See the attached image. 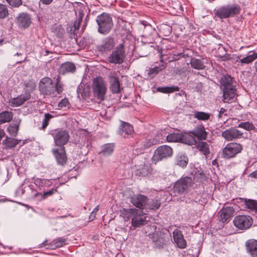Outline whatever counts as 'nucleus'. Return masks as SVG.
Segmentation results:
<instances>
[{"instance_id": "nucleus-39", "label": "nucleus", "mask_w": 257, "mask_h": 257, "mask_svg": "<svg viewBox=\"0 0 257 257\" xmlns=\"http://www.w3.org/2000/svg\"><path fill=\"white\" fill-rule=\"evenodd\" d=\"M194 117L200 120L205 121L208 120L210 117V114L203 111H195Z\"/></svg>"}, {"instance_id": "nucleus-4", "label": "nucleus", "mask_w": 257, "mask_h": 257, "mask_svg": "<svg viewBox=\"0 0 257 257\" xmlns=\"http://www.w3.org/2000/svg\"><path fill=\"white\" fill-rule=\"evenodd\" d=\"M240 7L236 5H228L218 8L215 12V15L220 19L233 17L240 12Z\"/></svg>"}, {"instance_id": "nucleus-8", "label": "nucleus", "mask_w": 257, "mask_h": 257, "mask_svg": "<svg viewBox=\"0 0 257 257\" xmlns=\"http://www.w3.org/2000/svg\"><path fill=\"white\" fill-rule=\"evenodd\" d=\"M124 58L123 46L119 44L108 57V61L111 63L120 64L123 63Z\"/></svg>"}, {"instance_id": "nucleus-35", "label": "nucleus", "mask_w": 257, "mask_h": 257, "mask_svg": "<svg viewBox=\"0 0 257 257\" xmlns=\"http://www.w3.org/2000/svg\"><path fill=\"white\" fill-rule=\"evenodd\" d=\"M257 58V52L255 53L254 52H250L248 55L239 60H237L236 62H240L242 64H249L254 61L255 59Z\"/></svg>"}, {"instance_id": "nucleus-12", "label": "nucleus", "mask_w": 257, "mask_h": 257, "mask_svg": "<svg viewBox=\"0 0 257 257\" xmlns=\"http://www.w3.org/2000/svg\"><path fill=\"white\" fill-rule=\"evenodd\" d=\"M242 135L243 133L233 127L222 132L221 134V136L227 141L241 138Z\"/></svg>"}, {"instance_id": "nucleus-59", "label": "nucleus", "mask_w": 257, "mask_h": 257, "mask_svg": "<svg viewBox=\"0 0 257 257\" xmlns=\"http://www.w3.org/2000/svg\"><path fill=\"white\" fill-rule=\"evenodd\" d=\"M146 229H148V231L150 230L152 232L155 230L156 226L154 225L151 226H147Z\"/></svg>"}, {"instance_id": "nucleus-28", "label": "nucleus", "mask_w": 257, "mask_h": 257, "mask_svg": "<svg viewBox=\"0 0 257 257\" xmlns=\"http://www.w3.org/2000/svg\"><path fill=\"white\" fill-rule=\"evenodd\" d=\"M137 210L134 208H122L120 210V216L127 221L133 218Z\"/></svg>"}, {"instance_id": "nucleus-36", "label": "nucleus", "mask_w": 257, "mask_h": 257, "mask_svg": "<svg viewBox=\"0 0 257 257\" xmlns=\"http://www.w3.org/2000/svg\"><path fill=\"white\" fill-rule=\"evenodd\" d=\"M188 159L184 155H178L175 159V164L182 167H185L188 164Z\"/></svg>"}, {"instance_id": "nucleus-56", "label": "nucleus", "mask_w": 257, "mask_h": 257, "mask_svg": "<svg viewBox=\"0 0 257 257\" xmlns=\"http://www.w3.org/2000/svg\"><path fill=\"white\" fill-rule=\"evenodd\" d=\"M98 210V206L96 207L94 209V210L92 211V212L91 213L90 218H91V217H95V215L96 213L97 212V211Z\"/></svg>"}, {"instance_id": "nucleus-63", "label": "nucleus", "mask_w": 257, "mask_h": 257, "mask_svg": "<svg viewBox=\"0 0 257 257\" xmlns=\"http://www.w3.org/2000/svg\"><path fill=\"white\" fill-rule=\"evenodd\" d=\"M78 89H79V91L80 93H81V95L83 96V93L81 92V88H80V87H79L78 88Z\"/></svg>"}, {"instance_id": "nucleus-27", "label": "nucleus", "mask_w": 257, "mask_h": 257, "mask_svg": "<svg viewBox=\"0 0 257 257\" xmlns=\"http://www.w3.org/2000/svg\"><path fill=\"white\" fill-rule=\"evenodd\" d=\"M196 148L205 156L210 154L209 144L207 142L198 141L195 142Z\"/></svg>"}, {"instance_id": "nucleus-21", "label": "nucleus", "mask_w": 257, "mask_h": 257, "mask_svg": "<svg viewBox=\"0 0 257 257\" xmlns=\"http://www.w3.org/2000/svg\"><path fill=\"white\" fill-rule=\"evenodd\" d=\"M174 241L177 244L178 247L184 248L186 247L187 243L184 238L183 235L179 230L176 229L173 232Z\"/></svg>"}, {"instance_id": "nucleus-60", "label": "nucleus", "mask_w": 257, "mask_h": 257, "mask_svg": "<svg viewBox=\"0 0 257 257\" xmlns=\"http://www.w3.org/2000/svg\"><path fill=\"white\" fill-rule=\"evenodd\" d=\"M165 28L167 30L166 35L167 36L171 33V28L168 26H165Z\"/></svg>"}, {"instance_id": "nucleus-13", "label": "nucleus", "mask_w": 257, "mask_h": 257, "mask_svg": "<svg viewBox=\"0 0 257 257\" xmlns=\"http://www.w3.org/2000/svg\"><path fill=\"white\" fill-rule=\"evenodd\" d=\"M146 217V214H144L142 211L138 210L132 218V226L136 228L145 225L147 223Z\"/></svg>"}, {"instance_id": "nucleus-38", "label": "nucleus", "mask_w": 257, "mask_h": 257, "mask_svg": "<svg viewBox=\"0 0 257 257\" xmlns=\"http://www.w3.org/2000/svg\"><path fill=\"white\" fill-rule=\"evenodd\" d=\"M13 114L12 112L5 111L0 113V123L2 124L5 122L10 121L13 118Z\"/></svg>"}, {"instance_id": "nucleus-42", "label": "nucleus", "mask_w": 257, "mask_h": 257, "mask_svg": "<svg viewBox=\"0 0 257 257\" xmlns=\"http://www.w3.org/2000/svg\"><path fill=\"white\" fill-rule=\"evenodd\" d=\"M158 90L163 93H171L179 91V88L178 86L159 87Z\"/></svg>"}, {"instance_id": "nucleus-11", "label": "nucleus", "mask_w": 257, "mask_h": 257, "mask_svg": "<svg viewBox=\"0 0 257 257\" xmlns=\"http://www.w3.org/2000/svg\"><path fill=\"white\" fill-rule=\"evenodd\" d=\"M55 144L57 146L62 147L68 141L69 135L66 130H59L53 133Z\"/></svg>"}, {"instance_id": "nucleus-57", "label": "nucleus", "mask_w": 257, "mask_h": 257, "mask_svg": "<svg viewBox=\"0 0 257 257\" xmlns=\"http://www.w3.org/2000/svg\"><path fill=\"white\" fill-rule=\"evenodd\" d=\"M221 58L222 60L225 61L229 59L230 57L228 54H225L224 56H221Z\"/></svg>"}, {"instance_id": "nucleus-19", "label": "nucleus", "mask_w": 257, "mask_h": 257, "mask_svg": "<svg viewBox=\"0 0 257 257\" xmlns=\"http://www.w3.org/2000/svg\"><path fill=\"white\" fill-rule=\"evenodd\" d=\"M151 237L154 245L159 248L162 247L166 241L165 234L161 231H155Z\"/></svg>"}, {"instance_id": "nucleus-32", "label": "nucleus", "mask_w": 257, "mask_h": 257, "mask_svg": "<svg viewBox=\"0 0 257 257\" xmlns=\"http://www.w3.org/2000/svg\"><path fill=\"white\" fill-rule=\"evenodd\" d=\"M75 70V66L74 64L69 62L63 63L60 68V72L63 74L68 72H74Z\"/></svg>"}, {"instance_id": "nucleus-33", "label": "nucleus", "mask_w": 257, "mask_h": 257, "mask_svg": "<svg viewBox=\"0 0 257 257\" xmlns=\"http://www.w3.org/2000/svg\"><path fill=\"white\" fill-rule=\"evenodd\" d=\"M191 66L197 70H202L205 67L204 62L199 59L192 58L190 62Z\"/></svg>"}, {"instance_id": "nucleus-41", "label": "nucleus", "mask_w": 257, "mask_h": 257, "mask_svg": "<svg viewBox=\"0 0 257 257\" xmlns=\"http://www.w3.org/2000/svg\"><path fill=\"white\" fill-rule=\"evenodd\" d=\"M189 51V49L183 50V52L179 53L178 54H174L172 56V60L171 61H176L180 59V58L183 57L186 58L190 57V54L187 53V51Z\"/></svg>"}, {"instance_id": "nucleus-46", "label": "nucleus", "mask_w": 257, "mask_h": 257, "mask_svg": "<svg viewBox=\"0 0 257 257\" xmlns=\"http://www.w3.org/2000/svg\"><path fill=\"white\" fill-rule=\"evenodd\" d=\"M53 117V116L49 113H45V117L42 122V125L41 127V129L44 130L46 128V127L48 126L50 120Z\"/></svg>"}, {"instance_id": "nucleus-1", "label": "nucleus", "mask_w": 257, "mask_h": 257, "mask_svg": "<svg viewBox=\"0 0 257 257\" xmlns=\"http://www.w3.org/2000/svg\"><path fill=\"white\" fill-rule=\"evenodd\" d=\"M39 88L41 93L52 97L60 94L63 90V85L59 81L58 78L57 79L56 83L54 84L52 80L49 77H44L41 80Z\"/></svg>"}, {"instance_id": "nucleus-61", "label": "nucleus", "mask_w": 257, "mask_h": 257, "mask_svg": "<svg viewBox=\"0 0 257 257\" xmlns=\"http://www.w3.org/2000/svg\"><path fill=\"white\" fill-rule=\"evenodd\" d=\"M57 246H61L64 243V240L62 239L60 240L59 241L57 242Z\"/></svg>"}, {"instance_id": "nucleus-10", "label": "nucleus", "mask_w": 257, "mask_h": 257, "mask_svg": "<svg viewBox=\"0 0 257 257\" xmlns=\"http://www.w3.org/2000/svg\"><path fill=\"white\" fill-rule=\"evenodd\" d=\"M234 225L240 229H246L250 227L252 224V219L248 215H238L234 220Z\"/></svg>"}, {"instance_id": "nucleus-15", "label": "nucleus", "mask_w": 257, "mask_h": 257, "mask_svg": "<svg viewBox=\"0 0 257 257\" xmlns=\"http://www.w3.org/2000/svg\"><path fill=\"white\" fill-rule=\"evenodd\" d=\"M134 132L133 127L127 122L121 121L118 134L123 138H128Z\"/></svg>"}, {"instance_id": "nucleus-17", "label": "nucleus", "mask_w": 257, "mask_h": 257, "mask_svg": "<svg viewBox=\"0 0 257 257\" xmlns=\"http://www.w3.org/2000/svg\"><path fill=\"white\" fill-rule=\"evenodd\" d=\"M31 97V94L28 91L25 92L17 97L13 98L10 100V105L12 106H19L23 104Z\"/></svg>"}, {"instance_id": "nucleus-6", "label": "nucleus", "mask_w": 257, "mask_h": 257, "mask_svg": "<svg viewBox=\"0 0 257 257\" xmlns=\"http://www.w3.org/2000/svg\"><path fill=\"white\" fill-rule=\"evenodd\" d=\"M169 142H181L191 145L195 142L192 136L188 134L172 133L166 137Z\"/></svg>"}, {"instance_id": "nucleus-7", "label": "nucleus", "mask_w": 257, "mask_h": 257, "mask_svg": "<svg viewBox=\"0 0 257 257\" xmlns=\"http://www.w3.org/2000/svg\"><path fill=\"white\" fill-rule=\"evenodd\" d=\"M242 150V147L240 144L230 143L223 149L222 155L225 159H230L240 153Z\"/></svg>"}, {"instance_id": "nucleus-64", "label": "nucleus", "mask_w": 257, "mask_h": 257, "mask_svg": "<svg viewBox=\"0 0 257 257\" xmlns=\"http://www.w3.org/2000/svg\"><path fill=\"white\" fill-rule=\"evenodd\" d=\"M25 60V59H24V60H21V61H17V63H21V62H23Z\"/></svg>"}, {"instance_id": "nucleus-26", "label": "nucleus", "mask_w": 257, "mask_h": 257, "mask_svg": "<svg viewBox=\"0 0 257 257\" xmlns=\"http://www.w3.org/2000/svg\"><path fill=\"white\" fill-rule=\"evenodd\" d=\"M191 133L199 140H205L206 139L207 132L203 125L197 126Z\"/></svg>"}, {"instance_id": "nucleus-40", "label": "nucleus", "mask_w": 257, "mask_h": 257, "mask_svg": "<svg viewBox=\"0 0 257 257\" xmlns=\"http://www.w3.org/2000/svg\"><path fill=\"white\" fill-rule=\"evenodd\" d=\"M34 183L40 189L45 186H47L48 183H49L50 181L49 180L47 179H42L41 178H33Z\"/></svg>"}, {"instance_id": "nucleus-50", "label": "nucleus", "mask_w": 257, "mask_h": 257, "mask_svg": "<svg viewBox=\"0 0 257 257\" xmlns=\"http://www.w3.org/2000/svg\"><path fill=\"white\" fill-rule=\"evenodd\" d=\"M11 6L15 7H18L22 4L21 0H6Z\"/></svg>"}, {"instance_id": "nucleus-18", "label": "nucleus", "mask_w": 257, "mask_h": 257, "mask_svg": "<svg viewBox=\"0 0 257 257\" xmlns=\"http://www.w3.org/2000/svg\"><path fill=\"white\" fill-rule=\"evenodd\" d=\"M223 92V101L228 103L235 97L236 90L235 86L221 89Z\"/></svg>"}, {"instance_id": "nucleus-3", "label": "nucleus", "mask_w": 257, "mask_h": 257, "mask_svg": "<svg viewBox=\"0 0 257 257\" xmlns=\"http://www.w3.org/2000/svg\"><path fill=\"white\" fill-rule=\"evenodd\" d=\"M92 88L94 95L98 99L103 100L107 91L106 84L105 81L101 77L94 78Z\"/></svg>"}, {"instance_id": "nucleus-47", "label": "nucleus", "mask_w": 257, "mask_h": 257, "mask_svg": "<svg viewBox=\"0 0 257 257\" xmlns=\"http://www.w3.org/2000/svg\"><path fill=\"white\" fill-rule=\"evenodd\" d=\"M19 129V124L15 123L11 124L8 127V131L12 136H15L17 134Z\"/></svg>"}, {"instance_id": "nucleus-49", "label": "nucleus", "mask_w": 257, "mask_h": 257, "mask_svg": "<svg viewBox=\"0 0 257 257\" xmlns=\"http://www.w3.org/2000/svg\"><path fill=\"white\" fill-rule=\"evenodd\" d=\"M55 33L59 38L62 37L65 33L64 29L61 26H57L55 29Z\"/></svg>"}, {"instance_id": "nucleus-31", "label": "nucleus", "mask_w": 257, "mask_h": 257, "mask_svg": "<svg viewBox=\"0 0 257 257\" xmlns=\"http://www.w3.org/2000/svg\"><path fill=\"white\" fill-rule=\"evenodd\" d=\"M166 64L162 63L159 66L149 68L146 71L148 72V78H152L155 76L160 71L163 70L166 67Z\"/></svg>"}, {"instance_id": "nucleus-54", "label": "nucleus", "mask_w": 257, "mask_h": 257, "mask_svg": "<svg viewBox=\"0 0 257 257\" xmlns=\"http://www.w3.org/2000/svg\"><path fill=\"white\" fill-rule=\"evenodd\" d=\"M82 20V16H80L79 19V21L78 22H75V23L74 24V30H77L79 29V26H80V23L81 22Z\"/></svg>"}, {"instance_id": "nucleus-51", "label": "nucleus", "mask_w": 257, "mask_h": 257, "mask_svg": "<svg viewBox=\"0 0 257 257\" xmlns=\"http://www.w3.org/2000/svg\"><path fill=\"white\" fill-rule=\"evenodd\" d=\"M219 113L218 114V117L219 118H222L224 116H227L228 110L225 108L221 107L218 111Z\"/></svg>"}, {"instance_id": "nucleus-24", "label": "nucleus", "mask_w": 257, "mask_h": 257, "mask_svg": "<svg viewBox=\"0 0 257 257\" xmlns=\"http://www.w3.org/2000/svg\"><path fill=\"white\" fill-rule=\"evenodd\" d=\"M114 45L113 38L109 37H106L102 41L100 50L102 51H109L113 48Z\"/></svg>"}, {"instance_id": "nucleus-20", "label": "nucleus", "mask_w": 257, "mask_h": 257, "mask_svg": "<svg viewBox=\"0 0 257 257\" xmlns=\"http://www.w3.org/2000/svg\"><path fill=\"white\" fill-rule=\"evenodd\" d=\"M147 201V197L143 195L137 194L131 198V202L136 207L145 208Z\"/></svg>"}, {"instance_id": "nucleus-62", "label": "nucleus", "mask_w": 257, "mask_h": 257, "mask_svg": "<svg viewBox=\"0 0 257 257\" xmlns=\"http://www.w3.org/2000/svg\"><path fill=\"white\" fill-rule=\"evenodd\" d=\"M254 65H255V70H256V71L257 72V61L255 62Z\"/></svg>"}, {"instance_id": "nucleus-58", "label": "nucleus", "mask_w": 257, "mask_h": 257, "mask_svg": "<svg viewBox=\"0 0 257 257\" xmlns=\"http://www.w3.org/2000/svg\"><path fill=\"white\" fill-rule=\"evenodd\" d=\"M53 0H40L42 4L44 5H49L50 4Z\"/></svg>"}, {"instance_id": "nucleus-44", "label": "nucleus", "mask_w": 257, "mask_h": 257, "mask_svg": "<svg viewBox=\"0 0 257 257\" xmlns=\"http://www.w3.org/2000/svg\"><path fill=\"white\" fill-rule=\"evenodd\" d=\"M54 190L51 189L48 191L44 192L43 194H42L41 193H39V192H36V193H35V194L34 195L35 198H37V197H38L40 196V199L42 200V199H44L46 198L47 197H48V196L52 195L54 193Z\"/></svg>"}, {"instance_id": "nucleus-55", "label": "nucleus", "mask_w": 257, "mask_h": 257, "mask_svg": "<svg viewBox=\"0 0 257 257\" xmlns=\"http://www.w3.org/2000/svg\"><path fill=\"white\" fill-rule=\"evenodd\" d=\"M249 177L251 178H254L257 179V170L252 172L249 175Z\"/></svg>"}, {"instance_id": "nucleus-23", "label": "nucleus", "mask_w": 257, "mask_h": 257, "mask_svg": "<svg viewBox=\"0 0 257 257\" xmlns=\"http://www.w3.org/2000/svg\"><path fill=\"white\" fill-rule=\"evenodd\" d=\"M52 152L55 155L58 164L63 165L66 162V156L64 150V147L60 149H53Z\"/></svg>"}, {"instance_id": "nucleus-5", "label": "nucleus", "mask_w": 257, "mask_h": 257, "mask_svg": "<svg viewBox=\"0 0 257 257\" xmlns=\"http://www.w3.org/2000/svg\"><path fill=\"white\" fill-rule=\"evenodd\" d=\"M173 155V149L167 145L159 147L155 151L152 157V161L156 164L159 161L167 159Z\"/></svg>"}, {"instance_id": "nucleus-34", "label": "nucleus", "mask_w": 257, "mask_h": 257, "mask_svg": "<svg viewBox=\"0 0 257 257\" xmlns=\"http://www.w3.org/2000/svg\"><path fill=\"white\" fill-rule=\"evenodd\" d=\"M244 203L245 207L250 211L257 212V200L244 199Z\"/></svg>"}, {"instance_id": "nucleus-2", "label": "nucleus", "mask_w": 257, "mask_h": 257, "mask_svg": "<svg viewBox=\"0 0 257 257\" xmlns=\"http://www.w3.org/2000/svg\"><path fill=\"white\" fill-rule=\"evenodd\" d=\"M96 21L98 26V32L99 33L106 35L109 33L113 26V23L109 14L103 13L99 15Z\"/></svg>"}, {"instance_id": "nucleus-30", "label": "nucleus", "mask_w": 257, "mask_h": 257, "mask_svg": "<svg viewBox=\"0 0 257 257\" xmlns=\"http://www.w3.org/2000/svg\"><path fill=\"white\" fill-rule=\"evenodd\" d=\"M220 84L221 89L234 86L232 83V78L227 74L221 78Z\"/></svg>"}, {"instance_id": "nucleus-9", "label": "nucleus", "mask_w": 257, "mask_h": 257, "mask_svg": "<svg viewBox=\"0 0 257 257\" xmlns=\"http://www.w3.org/2000/svg\"><path fill=\"white\" fill-rule=\"evenodd\" d=\"M191 178L185 177L179 180L174 185V190L179 193L187 192L193 185Z\"/></svg>"}, {"instance_id": "nucleus-43", "label": "nucleus", "mask_w": 257, "mask_h": 257, "mask_svg": "<svg viewBox=\"0 0 257 257\" xmlns=\"http://www.w3.org/2000/svg\"><path fill=\"white\" fill-rule=\"evenodd\" d=\"M3 143L7 147L13 148L19 143V142L17 140L7 138L4 140Z\"/></svg>"}, {"instance_id": "nucleus-29", "label": "nucleus", "mask_w": 257, "mask_h": 257, "mask_svg": "<svg viewBox=\"0 0 257 257\" xmlns=\"http://www.w3.org/2000/svg\"><path fill=\"white\" fill-rule=\"evenodd\" d=\"M114 148L115 145L113 143L106 144L101 146V151L99 154L104 156L111 155L114 151Z\"/></svg>"}, {"instance_id": "nucleus-48", "label": "nucleus", "mask_w": 257, "mask_h": 257, "mask_svg": "<svg viewBox=\"0 0 257 257\" xmlns=\"http://www.w3.org/2000/svg\"><path fill=\"white\" fill-rule=\"evenodd\" d=\"M8 15V11L6 6L0 4V19L5 18Z\"/></svg>"}, {"instance_id": "nucleus-16", "label": "nucleus", "mask_w": 257, "mask_h": 257, "mask_svg": "<svg viewBox=\"0 0 257 257\" xmlns=\"http://www.w3.org/2000/svg\"><path fill=\"white\" fill-rule=\"evenodd\" d=\"M234 212L233 208L230 206H227L222 208L218 213L219 221L222 223L227 222Z\"/></svg>"}, {"instance_id": "nucleus-37", "label": "nucleus", "mask_w": 257, "mask_h": 257, "mask_svg": "<svg viewBox=\"0 0 257 257\" xmlns=\"http://www.w3.org/2000/svg\"><path fill=\"white\" fill-rule=\"evenodd\" d=\"M160 206V202L157 200L148 199L147 198V202L145 204V208L156 210Z\"/></svg>"}, {"instance_id": "nucleus-22", "label": "nucleus", "mask_w": 257, "mask_h": 257, "mask_svg": "<svg viewBox=\"0 0 257 257\" xmlns=\"http://www.w3.org/2000/svg\"><path fill=\"white\" fill-rule=\"evenodd\" d=\"M247 252L251 257L257 256V240L251 239L245 243Z\"/></svg>"}, {"instance_id": "nucleus-53", "label": "nucleus", "mask_w": 257, "mask_h": 257, "mask_svg": "<svg viewBox=\"0 0 257 257\" xmlns=\"http://www.w3.org/2000/svg\"><path fill=\"white\" fill-rule=\"evenodd\" d=\"M154 141L152 140H146L143 142V145L144 148H149L155 144Z\"/></svg>"}, {"instance_id": "nucleus-52", "label": "nucleus", "mask_w": 257, "mask_h": 257, "mask_svg": "<svg viewBox=\"0 0 257 257\" xmlns=\"http://www.w3.org/2000/svg\"><path fill=\"white\" fill-rule=\"evenodd\" d=\"M69 104V101L67 99H62L61 101L59 103L58 106L60 108H62L64 107H66Z\"/></svg>"}, {"instance_id": "nucleus-25", "label": "nucleus", "mask_w": 257, "mask_h": 257, "mask_svg": "<svg viewBox=\"0 0 257 257\" xmlns=\"http://www.w3.org/2000/svg\"><path fill=\"white\" fill-rule=\"evenodd\" d=\"M18 23L21 27H28L31 23L30 15L25 13L20 14L18 17Z\"/></svg>"}, {"instance_id": "nucleus-14", "label": "nucleus", "mask_w": 257, "mask_h": 257, "mask_svg": "<svg viewBox=\"0 0 257 257\" xmlns=\"http://www.w3.org/2000/svg\"><path fill=\"white\" fill-rule=\"evenodd\" d=\"M109 82L110 83V89L112 93H119L121 88L119 78L116 73H111L109 75Z\"/></svg>"}, {"instance_id": "nucleus-45", "label": "nucleus", "mask_w": 257, "mask_h": 257, "mask_svg": "<svg viewBox=\"0 0 257 257\" xmlns=\"http://www.w3.org/2000/svg\"><path fill=\"white\" fill-rule=\"evenodd\" d=\"M238 127L242 128L246 131L253 130L255 129L253 124L248 121L241 122L238 124Z\"/></svg>"}]
</instances>
